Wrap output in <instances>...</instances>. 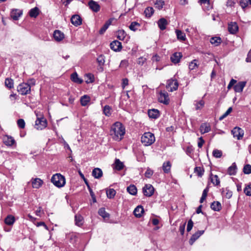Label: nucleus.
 Returning a JSON list of instances; mask_svg holds the SVG:
<instances>
[{
  "mask_svg": "<svg viewBox=\"0 0 251 251\" xmlns=\"http://www.w3.org/2000/svg\"><path fill=\"white\" fill-rule=\"evenodd\" d=\"M200 130L201 134L207 133L210 130V126L208 124L203 123L201 125Z\"/></svg>",
  "mask_w": 251,
  "mask_h": 251,
  "instance_id": "obj_23",
  "label": "nucleus"
},
{
  "mask_svg": "<svg viewBox=\"0 0 251 251\" xmlns=\"http://www.w3.org/2000/svg\"><path fill=\"white\" fill-rule=\"evenodd\" d=\"M178 86V84L176 80L171 79L167 81L166 88L168 91L173 92L177 89Z\"/></svg>",
  "mask_w": 251,
  "mask_h": 251,
  "instance_id": "obj_7",
  "label": "nucleus"
},
{
  "mask_svg": "<svg viewBox=\"0 0 251 251\" xmlns=\"http://www.w3.org/2000/svg\"><path fill=\"white\" fill-rule=\"evenodd\" d=\"M148 115L150 118L156 119L159 117V112L158 110L153 109L148 111Z\"/></svg>",
  "mask_w": 251,
  "mask_h": 251,
  "instance_id": "obj_28",
  "label": "nucleus"
},
{
  "mask_svg": "<svg viewBox=\"0 0 251 251\" xmlns=\"http://www.w3.org/2000/svg\"><path fill=\"white\" fill-rule=\"evenodd\" d=\"M204 101L202 100L199 101H195L194 104L196 106V109H201L204 106Z\"/></svg>",
  "mask_w": 251,
  "mask_h": 251,
  "instance_id": "obj_41",
  "label": "nucleus"
},
{
  "mask_svg": "<svg viewBox=\"0 0 251 251\" xmlns=\"http://www.w3.org/2000/svg\"><path fill=\"white\" fill-rule=\"evenodd\" d=\"M182 56V55L181 53L177 52H175L171 56V60L174 64H176L180 61Z\"/></svg>",
  "mask_w": 251,
  "mask_h": 251,
  "instance_id": "obj_17",
  "label": "nucleus"
},
{
  "mask_svg": "<svg viewBox=\"0 0 251 251\" xmlns=\"http://www.w3.org/2000/svg\"><path fill=\"white\" fill-rule=\"evenodd\" d=\"M75 224L78 226H80L83 224V217L80 215L75 216Z\"/></svg>",
  "mask_w": 251,
  "mask_h": 251,
  "instance_id": "obj_44",
  "label": "nucleus"
},
{
  "mask_svg": "<svg viewBox=\"0 0 251 251\" xmlns=\"http://www.w3.org/2000/svg\"><path fill=\"white\" fill-rule=\"evenodd\" d=\"M71 23L75 26H78L81 24L82 20L81 17L77 15H73L71 18Z\"/></svg>",
  "mask_w": 251,
  "mask_h": 251,
  "instance_id": "obj_16",
  "label": "nucleus"
},
{
  "mask_svg": "<svg viewBox=\"0 0 251 251\" xmlns=\"http://www.w3.org/2000/svg\"><path fill=\"white\" fill-rule=\"evenodd\" d=\"M204 143V141L202 139V137H201L199 138V142L198 143V146L199 148H201L202 147Z\"/></svg>",
  "mask_w": 251,
  "mask_h": 251,
  "instance_id": "obj_64",
  "label": "nucleus"
},
{
  "mask_svg": "<svg viewBox=\"0 0 251 251\" xmlns=\"http://www.w3.org/2000/svg\"><path fill=\"white\" fill-rule=\"evenodd\" d=\"M244 192L246 195L251 196V184L247 186L244 189Z\"/></svg>",
  "mask_w": 251,
  "mask_h": 251,
  "instance_id": "obj_55",
  "label": "nucleus"
},
{
  "mask_svg": "<svg viewBox=\"0 0 251 251\" xmlns=\"http://www.w3.org/2000/svg\"><path fill=\"white\" fill-rule=\"evenodd\" d=\"M155 140L154 134L150 132L144 133L141 137V142L145 146L152 145Z\"/></svg>",
  "mask_w": 251,
  "mask_h": 251,
  "instance_id": "obj_3",
  "label": "nucleus"
},
{
  "mask_svg": "<svg viewBox=\"0 0 251 251\" xmlns=\"http://www.w3.org/2000/svg\"><path fill=\"white\" fill-rule=\"evenodd\" d=\"M153 171L150 168H148L145 173V176L147 178H150L153 175Z\"/></svg>",
  "mask_w": 251,
  "mask_h": 251,
  "instance_id": "obj_56",
  "label": "nucleus"
},
{
  "mask_svg": "<svg viewBox=\"0 0 251 251\" xmlns=\"http://www.w3.org/2000/svg\"><path fill=\"white\" fill-rule=\"evenodd\" d=\"M213 155L216 158H220L222 155V151L219 150H214L212 152Z\"/></svg>",
  "mask_w": 251,
  "mask_h": 251,
  "instance_id": "obj_52",
  "label": "nucleus"
},
{
  "mask_svg": "<svg viewBox=\"0 0 251 251\" xmlns=\"http://www.w3.org/2000/svg\"><path fill=\"white\" fill-rule=\"evenodd\" d=\"M22 11L19 9H13L11 12V17L14 20H18L22 15Z\"/></svg>",
  "mask_w": 251,
  "mask_h": 251,
  "instance_id": "obj_19",
  "label": "nucleus"
},
{
  "mask_svg": "<svg viewBox=\"0 0 251 251\" xmlns=\"http://www.w3.org/2000/svg\"><path fill=\"white\" fill-rule=\"evenodd\" d=\"M102 170L98 168H95L92 171V176L95 178H100L102 176Z\"/></svg>",
  "mask_w": 251,
  "mask_h": 251,
  "instance_id": "obj_26",
  "label": "nucleus"
},
{
  "mask_svg": "<svg viewBox=\"0 0 251 251\" xmlns=\"http://www.w3.org/2000/svg\"><path fill=\"white\" fill-rule=\"evenodd\" d=\"M116 36L120 40L125 41L126 42H127L130 38V37L123 29L118 30Z\"/></svg>",
  "mask_w": 251,
  "mask_h": 251,
  "instance_id": "obj_10",
  "label": "nucleus"
},
{
  "mask_svg": "<svg viewBox=\"0 0 251 251\" xmlns=\"http://www.w3.org/2000/svg\"><path fill=\"white\" fill-rule=\"evenodd\" d=\"M243 172L245 174H250L251 173V165L249 164L246 165L243 168Z\"/></svg>",
  "mask_w": 251,
  "mask_h": 251,
  "instance_id": "obj_54",
  "label": "nucleus"
},
{
  "mask_svg": "<svg viewBox=\"0 0 251 251\" xmlns=\"http://www.w3.org/2000/svg\"><path fill=\"white\" fill-rule=\"evenodd\" d=\"M158 25L159 28L163 30L166 29V26L168 25V22L165 18H161L158 21Z\"/></svg>",
  "mask_w": 251,
  "mask_h": 251,
  "instance_id": "obj_24",
  "label": "nucleus"
},
{
  "mask_svg": "<svg viewBox=\"0 0 251 251\" xmlns=\"http://www.w3.org/2000/svg\"><path fill=\"white\" fill-rule=\"evenodd\" d=\"M158 100L160 102L167 105L170 102V99L167 92L161 91L158 96Z\"/></svg>",
  "mask_w": 251,
  "mask_h": 251,
  "instance_id": "obj_6",
  "label": "nucleus"
},
{
  "mask_svg": "<svg viewBox=\"0 0 251 251\" xmlns=\"http://www.w3.org/2000/svg\"><path fill=\"white\" fill-rule=\"evenodd\" d=\"M176 33L178 40L184 41L186 39V36L184 32L179 30H176Z\"/></svg>",
  "mask_w": 251,
  "mask_h": 251,
  "instance_id": "obj_34",
  "label": "nucleus"
},
{
  "mask_svg": "<svg viewBox=\"0 0 251 251\" xmlns=\"http://www.w3.org/2000/svg\"><path fill=\"white\" fill-rule=\"evenodd\" d=\"M197 60H194L191 61L189 65V68L190 70H195L198 67V65L197 63Z\"/></svg>",
  "mask_w": 251,
  "mask_h": 251,
  "instance_id": "obj_49",
  "label": "nucleus"
},
{
  "mask_svg": "<svg viewBox=\"0 0 251 251\" xmlns=\"http://www.w3.org/2000/svg\"><path fill=\"white\" fill-rule=\"evenodd\" d=\"M39 14V9L37 7L31 9L29 11V15L31 17H36Z\"/></svg>",
  "mask_w": 251,
  "mask_h": 251,
  "instance_id": "obj_45",
  "label": "nucleus"
},
{
  "mask_svg": "<svg viewBox=\"0 0 251 251\" xmlns=\"http://www.w3.org/2000/svg\"><path fill=\"white\" fill-rule=\"evenodd\" d=\"M116 195V191L114 189L110 188L106 190V195L109 199H112Z\"/></svg>",
  "mask_w": 251,
  "mask_h": 251,
  "instance_id": "obj_39",
  "label": "nucleus"
},
{
  "mask_svg": "<svg viewBox=\"0 0 251 251\" xmlns=\"http://www.w3.org/2000/svg\"><path fill=\"white\" fill-rule=\"evenodd\" d=\"M237 167L235 163L228 168V173L230 175H234L236 173Z\"/></svg>",
  "mask_w": 251,
  "mask_h": 251,
  "instance_id": "obj_37",
  "label": "nucleus"
},
{
  "mask_svg": "<svg viewBox=\"0 0 251 251\" xmlns=\"http://www.w3.org/2000/svg\"><path fill=\"white\" fill-rule=\"evenodd\" d=\"M204 233V230H199L194 234L189 240V243L192 245Z\"/></svg>",
  "mask_w": 251,
  "mask_h": 251,
  "instance_id": "obj_18",
  "label": "nucleus"
},
{
  "mask_svg": "<svg viewBox=\"0 0 251 251\" xmlns=\"http://www.w3.org/2000/svg\"><path fill=\"white\" fill-rule=\"evenodd\" d=\"M165 4V2L163 0H156L154 2L155 7L159 10L161 9Z\"/></svg>",
  "mask_w": 251,
  "mask_h": 251,
  "instance_id": "obj_38",
  "label": "nucleus"
},
{
  "mask_svg": "<svg viewBox=\"0 0 251 251\" xmlns=\"http://www.w3.org/2000/svg\"><path fill=\"white\" fill-rule=\"evenodd\" d=\"M71 79L73 81L81 84L82 82V80L78 77V75L76 73H74L71 75Z\"/></svg>",
  "mask_w": 251,
  "mask_h": 251,
  "instance_id": "obj_33",
  "label": "nucleus"
},
{
  "mask_svg": "<svg viewBox=\"0 0 251 251\" xmlns=\"http://www.w3.org/2000/svg\"><path fill=\"white\" fill-rule=\"evenodd\" d=\"M154 12V10L152 7H148L144 11V13L146 17H150L152 16Z\"/></svg>",
  "mask_w": 251,
  "mask_h": 251,
  "instance_id": "obj_42",
  "label": "nucleus"
},
{
  "mask_svg": "<svg viewBox=\"0 0 251 251\" xmlns=\"http://www.w3.org/2000/svg\"><path fill=\"white\" fill-rule=\"evenodd\" d=\"M127 192L132 195H135L137 194V188L134 185H130L127 188Z\"/></svg>",
  "mask_w": 251,
  "mask_h": 251,
  "instance_id": "obj_36",
  "label": "nucleus"
},
{
  "mask_svg": "<svg viewBox=\"0 0 251 251\" xmlns=\"http://www.w3.org/2000/svg\"><path fill=\"white\" fill-rule=\"evenodd\" d=\"M193 226V222L191 219L189 220L188 222L187 226V231L189 232L192 228Z\"/></svg>",
  "mask_w": 251,
  "mask_h": 251,
  "instance_id": "obj_58",
  "label": "nucleus"
},
{
  "mask_svg": "<svg viewBox=\"0 0 251 251\" xmlns=\"http://www.w3.org/2000/svg\"><path fill=\"white\" fill-rule=\"evenodd\" d=\"M240 5L243 9H245L248 5L247 0H240Z\"/></svg>",
  "mask_w": 251,
  "mask_h": 251,
  "instance_id": "obj_59",
  "label": "nucleus"
},
{
  "mask_svg": "<svg viewBox=\"0 0 251 251\" xmlns=\"http://www.w3.org/2000/svg\"><path fill=\"white\" fill-rule=\"evenodd\" d=\"M97 61L99 63V66H103L105 63V58L104 56L102 55H99L97 59Z\"/></svg>",
  "mask_w": 251,
  "mask_h": 251,
  "instance_id": "obj_51",
  "label": "nucleus"
},
{
  "mask_svg": "<svg viewBox=\"0 0 251 251\" xmlns=\"http://www.w3.org/2000/svg\"><path fill=\"white\" fill-rule=\"evenodd\" d=\"M3 142L7 146H12L16 144L15 140L11 136L5 135L3 137Z\"/></svg>",
  "mask_w": 251,
  "mask_h": 251,
  "instance_id": "obj_11",
  "label": "nucleus"
},
{
  "mask_svg": "<svg viewBox=\"0 0 251 251\" xmlns=\"http://www.w3.org/2000/svg\"><path fill=\"white\" fill-rule=\"evenodd\" d=\"M85 79L87 83H92L94 81V75L91 74H87L85 76Z\"/></svg>",
  "mask_w": 251,
  "mask_h": 251,
  "instance_id": "obj_43",
  "label": "nucleus"
},
{
  "mask_svg": "<svg viewBox=\"0 0 251 251\" xmlns=\"http://www.w3.org/2000/svg\"><path fill=\"white\" fill-rule=\"evenodd\" d=\"M61 142L63 144L64 148L69 150L70 151H72L69 145L67 144V143L65 141V140L63 138H62V139H61Z\"/></svg>",
  "mask_w": 251,
  "mask_h": 251,
  "instance_id": "obj_61",
  "label": "nucleus"
},
{
  "mask_svg": "<svg viewBox=\"0 0 251 251\" xmlns=\"http://www.w3.org/2000/svg\"><path fill=\"white\" fill-rule=\"evenodd\" d=\"M194 172L199 176H201L203 174L204 170L200 167H196L194 169Z\"/></svg>",
  "mask_w": 251,
  "mask_h": 251,
  "instance_id": "obj_48",
  "label": "nucleus"
},
{
  "mask_svg": "<svg viewBox=\"0 0 251 251\" xmlns=\"http://www.w3.org/2000/svg\"><path fill=\"white\" fill-rule=\"evenodd\" d=\"M5 86L8 88H12L13 87L14 81L11 78H6L5 80Z\"/></svg>",
  "mask_w": 251,
  "mask_h": 251,
  "instance_id": "obj_46",
  "label": "nucleus"
},
{
  "mask_svg": "<svg viewBox=\"0 0 251 251\" xmlns=\"http://www.w3.org/2000/svg\"><path fill=\"white\" fill-rule=\"evenodd\" d=\"M232 108L231 107H230L228 108L227 111L222 116L220 117L219 120H222L224 118H225L226 116H227L232 111Z\"/></svg>",
  "mask_w": 251,
  "mask_h": 251,
  "instance_id": "obj_53",
  "label": "nucleus"
},
{
  "mask_svg": "<svg viewBox=\"0 0 251 251\" xmlns=\"http://www.w3.org/2000/svg\"><path fill=\"white\" fill-rule=\"evenodd\" d=\"M17 124L19 127L24 128L25 126V122L23 119H20L18 120Z\"/></svg>",
  "mask_w": 251,
  "mask_h": 251,
  "instance_id": "obj_57",
  "label": "nucleus"
},
{
  "mask_svg": "<svg viewBox=\"0 0 251 251\" xmlns=\"http://www.w3.org/2000/svg\"><path fill=\"white\" fill-rule=\"evenodd\" d=\"M144 212V208L142 206L139 205L134 210V214L135 217L140 218Z\"/></svg>",
  "mask_w": 251,
  "mask_h": 251,
  "instance_id": "obj_25",
  "label": "nucleus"
},
{
  "mask_svg": "<svg viewBox=\"0 0 251 251\" xmlns=\"http://www.w3.org/2000/svg\"><path fill=\"white\" fill-rule=\"evenodd\" d=\"M104 114L106 116H110L111 114V108L109 105H105L103 109Z\"/></svg>",
  "mask_w": 251,
  "mask_h": 251,
  "instance_id": "obj_47",
  "label": "nucleus"
},
{
  "mask_svg": "<svg viewBox=\"0 0 251 251\" xmlns=\"http://www.w3.org/2000/svg\"><path fill=\"white\" fill-rule=\"evenodd\" d=\"M210 42L212 45L217 46L221 43V39L218 37H212L210 39Z\"/></svg>",
  "mask_w": 251,
  "mask_h": 251,
  "instance_id": "obj_32",
  "label": "nucleus"
},
{
  "mask_svg": "<svg viewBox=\"0 0 251 251\" xmlns=\"http://www.w3.org/2000/svg\"><path fill=\"white\" fill-rule=\"evenodd\" d=\"M185 225L186 223H184L182 225H180L179 228V230L181 233V235H183L184 234L185 228Z\"/></svg>",
  "mask_w": 251,
  "mask_h": 251,
  "instance_id": "obj_62",
  "label": "nucleus"
},
{
  "mask_svg": "<svg viewBox=\"0 0 251 251\" xmlns=\"http://www.w3.org/2000/svg\"><path fill=\"white\" fill-rule=\"evenodd\" d=\"M35 113L37 116V120L35 122V128L38 130H42L47 126V120L41 113L36 112H35Z\"/></svg>",
  "mask_w": 251,
  "mask_h": 251,
  "instance_id": "obj_4",
  "label": "nucleus"
},
{
  "mask_svg": "<svg viewBox=\"0 0 251 251\" xmlns=\"http://www.w3.org/2000/svg\"><path fill=\"white\" fill-rule=\"evenodd\" d=\"M31 181L32 187L35 189H39L43 184V180L39 178H32Z\"/></svg>",
  "mask_w": 251,
  "mask_h": 251,
  "instance_id": "obj_13",
  "label": "nucleus"
},
{
  "mask_svg": "<svg viewBox=\"0 0 251 251\" xmlns=\"http://www.w3.org/2000/svg\"><path fill=\"white\" fill-rule=\"evenodd\" d=\"M99 214L103 218H107L109 217V214L105 211V208H101L99 209Z\"/></svg>",
  "mask_w": 251,
  "mask_h": 251,
  "instance_id": "obj_50",
  "label": "nucleus"
},
{
  "mask_svg": "<svg viewBox=\"0 0 251 251\" xmlns=\"http://www.w3.org/2000/svg\"><path fill=\"white\" fill-rule=\"evenodd\" d=\"M128 63L127 60H123L121 62L120 66L121 67H124L126 68L128 66Z\"/></svg>",
  "mask_w": 251,
  "mask_h": 251,
  "instance_id": "obj_63",
  "label": "nucleus"
},
{
  "mask_svg": "<svg viewBox=\"0 0 251 251\" xmlns=\"http://www.w3.org/2000/svg\"><path fill=\"white\" fill-rule=\"evenodd\" d=\"M111 49L115 51H120L122 48V44L120 42L115 40L110 43Z\"/></svg>",
  "mask_w": 251,
  "mask_h": 251,
  "instance_id": "obj_12",
  "label": "nucleus"
},
{
  "mask_svg": "<svg viewBox=\"0 0 251 251\" xmlns=\"http://www.w3.org/2000/svg\"><path fill=\"white\" fill-rule=\"evenodd\" d=\"M211 208L216 211H220L222 208V206L220 202L214 201L211 204Z\"/></svg>",
  "mask_w": 251,
  "mask_h": 251,
  "instance_id": "obj_31",
  "label": "nucleus"
},
{
  "mask_svg": "<svg viewBox=\"0 0 251 251\" xmlns=\"http://www.w3.org/2000/svg\"><path fill=\"white\" fill-rule=\"evenodd\" d=\"M146 58L143 57H140L138 58L137 63L140 65H143L146 61Z\"/></svg>",
  "mask_w": 251,
  "mask_h": 251,
  "instance_id": "obj_60",
  "label": "nucleus"
},
{
  "mask_svg": "<svg viewBox=\"0 0 251 251\" xmlns=\"http://www.w3.org/2000/svg\"><path fill=\"white\" fill-rule=\"evenodd\" d=\"M140 27V25L137 22H133L129 26V28L133 31H136Z\"/></svg>",
  "mask_w": 251,
  "mask_h": 251,
  "instance_id": "obj_35",
  "label": "nucleus"
},
{
  "mask_svg": "<svg viewBox=\"0 0 251 251\" xmlns=\"http://www.w3.org/2000/svg\"><path fill=\"white\" fill-rule=\"evenodd\" d=\"M124 165L119 159H116L115 162L113 165L114 169L120 171L123 169Z\"/></svg>",
  "mask_w": 251,
  "mask_h": 251,
  "instance_id": "obj_22",
  "label": "nucleus"
},
{
  "mask_svg": "<svg viewBox=\"0 0 251 251\" xmlns=\"http://www.w3.org/2000/svg\"><path fill=\"white\" fill-rule=\"evenodd\" d=\"M89 8L94 12H97L100 10V6L98 2L91 0L88 2Z\"/></svg>",
  "mask_w": 251,
  "mask_h": 251,
  "instance_id": "obj_14",
  "label": "nucleus"
},
{
  "mask_svg": "<svg viewBox=\"0 0 251 251\" xmlns=\"http://www.w3.org/2000/svg\"><path fill=\"white\" fill-rule=\"evenodd\" d=\"M51 182L57 187L61 188L66 183L65 177L60 174L53 175L51 178Z\"/></svg>",
  "mask_w": 251,
  "mask_h": 251,
  "instance_id": "obj_2",
  "label": "nucleus"
},
{
  "mask_svg": "<svg viewBox=\"0 0 251 251\" xmlns=\"http://www.w3.org/2000/svg\"><path fill=\"white\" fill-rule=\"evenodd\" d=\"M171 166V163L169 161L164 162L162 165V169L164 173L166 174L170 173Z\"/></svg>",
  "mask_w": 251,
  "mask_h": 251,
  "instance_id": "obj_27",
  "label": "nucleus"
},
{
  "mask_svg": "<svg viewBox=\"0 0 251 251\" xmlns=\"http://www.w3.org/2000/svg\"><path fill=\"white\" fill-rule=\"evenodd\" d=\"M246 81H240L237 83L234 87L235 92L241 93L243 91L244 88L246 85Z\"/></svg>",
  "mask_w": 251,
  "mask_h": 251,
  "instance_id": "obj_15",
  "label": "nucleus"
},
{
  "mask_svg": "<svg viewBox=\"0 0 251 251\" xmlns=\"http://www.w3.org/2000/svg\"><path fill=\"white\" fill-rule=\"evenodd\" d=\"M18 92L22 95H25L30 93V85L28 83H22L17 87Z\"/></svg>",
  "mask_w": 251,
  "mask_h": 251,
  "instance_id": "obj_5",
  "label": "nucleus"
},
{
  "mask_svg": "<svg viewBox=\"0 0 251 251\" xmlns=\"http://www.w3.org/2000/svg\"><path fill=\"white\" fill-rule=\"evenodd\" d=\"M53 37L55 41H60L64 39V34L60 30H55L53 33Z\"/></svg>",
  "mask_w": 251,
  "mask_h": 251,
  "instance_id": "obj_20",
  "label": "nucleus"
},
{
  "mask_svg": "<svg viewBox=\"0 0 251 251\" xmlns=\"http://www.w3.org/2000/svg\"><path fill=\"white\" fill-rule=\"evenodd\" d=\"M211 182L214 185H218L220 183V181L218 177V176L217 175H212L211 176Z\"/></svg>",
  "mask_w": 251,
  "mask_h": 251,
  "instance_id": "obj_40",
  "label": "nucleus"
},
{
  "mask_svg": "<svg viewBox=\"0 0 251 251\" xmlns=\"http://www.w3.org/2000/svg\"><path fill=\"white\" fill-rule=\"evenodd\" d=\"M125 134V128L122 123L117 122L111 127L110 135L115 141H119L123 138Z\"/></svg>",
  "mask_w": 251,
  "mask_h": 251,
  "instance_id": "obj_1",
  "label": "nucleus"
},
{
  "mask_svg": "<svg viewBox=\"0 0 251 251\" xmlns=\"http://www.w3.org/2000/svg\"><path fill=\"white\" fill-rule=\"evenodd\" d=\"M238 29V27L236 23L231 22L228 24V30L231 34H235Z\"/></svg>",
  "mask_w": 251,
  "mask_h": 251,
  "instance_id": "obj_21",
  "label": "nucleus"
},
{
  "mask_svg": "<svg viewBox=\"0 0 251 251\" xmlns=\"http://www.w3.org/2000/svg\"><path fill=\"white\" fill-rule=\"evenodd\" d=\"M233 136L237 140H240L244 135V131L241 128L238 127H234L231 131Z\"/></svg>",
  "mask_w": 251,
  "mask_h": 251,
  "instance_id": "obj_8",
  "label": "nucleus"
},
{
  "mask_svg": "<svg viewBox=\"0 0 251 251\" xmlns=\"http://www.w3.org/2000/svg\"><path fill=\"white\" fill-rule=\"evenodd\" d=\"M80 101L81 105L85 106L90 102V98L87 95H84L81 97Z\"/></svg>",
  "mask_w": 251,
  "mask_h": 251,
  "instance_id": "obj_30",
  "label": "nucleus"
},
{
  "mask_svg": "<svg viewBox=\"0 0 251 251\" xmlns=\"http://www.w3.org/2000/svg\"><path fill=\"white\" fill-rule=\"evenodd\" d=\"M143 192L145 196L151 197L154 193V188L151 184H146L143 188Z\"/></svg>",
  "mask_w": 251,
  "mask_h": 251,
  "instance_id": "obj_9",
  "label": "nucleus"
},
{
  "mask_svg": "<svg viewBox=\"0 0 251 251\" xmlns=\"http://www.w3.org/2000/svg\"><path fill=\"white\" fill-rule=\"evenodd\" d=\"M15 221V217L11 215H8L4 220L5 224L8 226L12 225Z\"/></svg>",
  "mask_w": 251,
  "mask_h": 251,
  "instance_id": "obj_29",
  "label": "nucleus"
}]
</instances>
